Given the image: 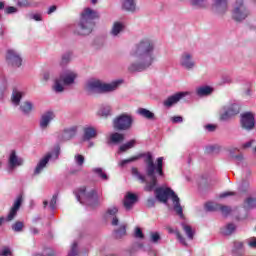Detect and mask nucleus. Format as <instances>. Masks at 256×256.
<instances>
[{
	"instance_id": "6e6d98bb",
	"label": "nucleus",
	"mask_w": 256,
	"mask_h": 256,
	"mask_svg": "<svg viewBox=\"0 0 256 256\" xmlns=\"http://www.w3.org/2000/svg\"><path fill=\"white\" fill-rule=\"evenodd\" d=\"M172 123H183V118L181 116H174L171 118Z\"/></svg>"
},
{
	"instance_id": "5701e85b",
	"label": "nucleus",
	"mask_w": 256,
	"mask_h": 256,
	"mask_svg": "<svg viewBox=\"0 0 256 256\" xmlns=\"http://www.w3.org/2000/svg\"><path fill=\"white\" fill-rule=\"evenodd\" d=\"M53 157V154L48 153L46 156H44L39 163L37 164L35 170H34V175H39L43 171L44 167H47V163H49V160Z\"/></svg>"
},
{
	"instance_id": "f704fd0d",
	"label": "nucleus",
	"mask_w": 256,
	"mask_h": 256,
	"mask_svg": "<svg viewBox=\"0 0 256 256\" xmlns=\"http://www.w3.org/2000/svg\"><path fill=\"white\" fill-rule=\"evenodd\" d=\"M20 109L23 113L29 114L30 111H33V103L26 101L21 104Z\"/></svg>"
},
{
	"instance_id": "9b49d317",
	"label": "nucleus",
	"mask_w": 256,
	"mask_h": 256,
	"mask_svg": "<svg viewBox=\"0 0 256 256\" xmlns=\"http://www.w3.org/2000/svg\"><path fill=\"white\" fill-rule=\"evenodd\" d=\"M21 203H23V197L18 196L16 201L14 202L10 212L8 213L7 217L0 218V227L3 225L4 221H13L15 217H17V211L21 208Z\"/></svg>"
},
{
	"instance_id": "3c124183",
	"label": "nucleus",
	"mask_w": 256,
	"mask_h": 256,
	"mask_svg": "<svg viewBox=\"0 0 256 256\" xmlns=\"http://www.w3.org/2000/svg\"><path fill=\"white\" fill-rule=\"evenodd\" d=\"M18 7H29V0H17Z\"/></svg>"
},
{
	"instance_id": "680f3d73",
	"label": "nucleus",
	"mask_w": 256,
	"mask_h": 256,
	"mask_svg": "<svg viewBox=\"0 0 256 256\" xmlns=\"http://www.w3.org/2000/svg\"><path fill=\"white\" fill-rule=\"evenodd\" d=\"M253 143H254V140L246 142L245 144H243L242 149H249V147H251V145H253Z\"/></svg>"
},
{
	"instance_id": "a211bd4d",
	"label": "nucleus",
	"mask_w": 256,
	"mask_h": 256,
	"mask_svg": "<svg viewBox=\"0 0 256 256\" xmlns=\"http://www.w3.org/2000/svg\"><path fill=\"white\" fill-rule=\"evenodd\" d=\"M23 165V158L17 156L15 153V150H13L10 153L9 159H8V167L11 171L15 169V167H21Z\"/></svg>"
},
{
	"instance_id": "a19ab883",
	"label": "nucleus",
	"mask_w": 256,
	"mask_h": 256,
	"mask_svg": "<svg viewBox=\"0 0 256 256\" xmlns=\"http://www.w3.org/2000/svg\"><path fill=\"white\" fill-rule=\"evenodd\" d=\"M150 241L152 243H159V241H161V235L159 232H150Z\"/></svg>"
},
{
	"instance_id": "e2e57ef3",
	"label": "nucleus",
	"mask_w": 256,
	"mask_h": 256,
	"mask_svg": "<svg viewBox=\"0 0 256 256\" xmlns=\"http://www.w3.org/2000/svg\"><path fill=\"white\" fill-rule=\"evenodd\" d=\"M147 205H148V207H154L155 206V199H153V198L148 199Z\"/></svg>"
},
{
	"instance_id": "c9c22d12",
	"label": "nucleus",
	"mask_w": 256,
	"mask_h": 256,
	"mask_svg": "<svg viewBox=\"0 0 256 256\" xmlns=\"http://www.w3.org/2000/svg\"><path fill=\"white\" fill-rule=\"evenodd\" d=\"M244 207L245 209H253L254 207H256V199L252 197H248L244 201Z\"/></svg>"
},
{
	"instance_id": "f8f14e48",
	"label": "nucleus",
	"mask_w": 256,
	"mask_h": 256,
	"mask_svg": "<svg viewBox=\"0 0 256 256\" xmlns=\"http://www.w3.org/2000/svg\"><path fill=\"white\" fill-rule=\"evenodd\" d=\"M179 64L184 69H193L195 67V60H193V54L189 52H184L180 56Z\"/></svg>"
},
{
	"instance_id": "79ce46f5",
	"label": "nucleus",
	"mask_w": 256,
	"mask_h": 256,
	"mask_svg": "<svg viewBox=\"0 0 256 256\" xmlns=\"http://www.w3.org/2000/svg\"><path fill=\"white\" fill-rule=\"evenodd\" d=\"M127 233V230L125 229V226H121L118 230L115 231V237L116 239H121L125 234Z\"/></svg>"
},
{
	"instance_id": "69168bd1",
	"label": "nucleus",
	"mask_w": 256,
	"mask_h": 256,
	"mask_svg": "<svg viewBox=\"0 0 256 256\" xmlns=\"http://www.w3.org/2000/svg\"><path fill=\"white\" fill-rule=\"evenodd\" d=\"M30 231H31L32 235H38L39 234V229H37V228H31Z\"/></svg>"
},
{
	"instance_id": "dca6fc26",
	"label": "nucleus",
	"mask_w": 256,
	"mask_h": 256,
	"mask_svg": "<svg viewBox=\"0 0 256 256\" xmlns=\"http://www.w3.org/2000/svg\"><path fill=\"white\" fill-rule=\"evenodd\" d=\"M189 92H178L170 97H168L164 101V107H173V105H176V103H179L183 97H187Z\"/></svg>"
},
{
	"instance_id": "a878e982",
	"label": "nucleus",
	"mask_w": 256,
	"mask_h": 256,
	"mask_svg": "<svg viewBox=\"0 0 256 256\" xmlns=\"http://www.w3.org/2000/svg\"><path fill=\"white\" fill-rule=\"evenodd\" d=\"M125 140V135L119 134L117 132L112 133L108 138V143H113L115 145L122 143Z\"/></svg>"
},
{
	"instance_id": "9d476101",
	"label": "nucleus",
	"mask_w": 256,
	"mask_h": 256,
	"mask_svg": "<svg viewBox=\"0 0 256 256\" xmlns=\"http://www.w3.org/2000/svg\"><path fill=\"white\" fill-rule=\"evenodd\" d=\"M239 111H241V107L236 103L229 107H224L220 111V119L221 121H227V119H231V117L238 115Z\"/></svg>"
},
{
	"instance_id": "4468645a",
	"label": "nucleus",
	"mask_w": 256,
	"mask_h": 256,
	"mask_svg": "<svg viewBox=\"0 0 256 256\" xmlns=\"http://www.w3.org/2000/svg\"><path fill=\"white\" fill-rule=\"evenodd\" d=\"M241 125L243 129H247L248 131H251L253 127H255V116L251 112H247L242 115L241 118Z\"/></svg>"
},
{
	"instance_id": "bb28decb",
	"label": "nucleus",
	"mask_w": 256,
	"mask_h": 256,
	"mask_svg": "<svg viewBox=\"0 0 256 256\" xmlns=\"http://www.w3.org/2000/svg\"><path fill=\"white\" fill-rule=\"evenodd\" d=\"M196 93L199 97H205L207 95H211L213 93V88L209 86H201L196 89Z\"/></svg>"
},
{
	"instance_id": "c756f323",
	"label": "nucleus",
	"mask_w": 256,
	"mask_h": 256,
	"mask_svg": "<svg viewBox=\"0 0 256 256\" xmlns=\"http://www.w3.org/2000/svg\"><path fill=\"white\" fill-rule=\"evenodd\" d=\"M138 113L139 115H141V117H144L145 119H155V114L145 108H139Z\"/></svg>"
},
{
	"instance_id": "338daca9",
	"label": "nucleus",
	"mask_w": 256,
	"mask_h": 256,
	"mask_svg": "<svg viewBox=\"0 0 256 256\" xmlns=\"http://www.w3.org/2000/svg\"><path fill=\"white\" fill-rule=\"evenodd\" d=\"M49 77H50L49 72L44 73L43 75L44 81H49Z\"/></svg>"
},
{
	"instance_id": "bf43d9fd",
	"label": "nucleus",
	"mask_w": 256,
	"mask_h": 256,
	"mask_svg": "<svg viewBox=\"0 0 256 256\" xmlns=\"http://www.w3.org/2000/svg\"><path fill=\"white\" fill-rule=\"evenodd\" d=\"M29 19H34V21H41V14H30Z\"/></svg>"
},
{
	"instance_id": "864d4df0",
	"label": "nucleus",
	"mask_w": 256,
	"mask_h": 256,
	"mask_svg": "<svg viewBox=\"0 0 256 256\" xmlns=\"http://www.w3.org/2000/svg\"><path fill=\"white\" fill-rule=\"evenodd\" d=\"M249 189V181L244 180L240 186V190L247 191Z\"/></svg>"
},
{
	"instance_id": "6ab92c4d",
	"label": "nucleus",
	"mask_w": 256,
	"mask_h": 256,
	"mask_svg": "<svg viewBox=\"0 0 256 256\" xmlns=\"http://www.w3.org/2000/svg\"><path fill=\"white\" fill-rule=\"evenodd\" d=\"M75 135H77V126H71L64 129L59 139L60 141H69V139H73Z\"/></svg>"
},
{
	"instance_id": "8fccbe9b",
	"label": "nucleus",
	"mask_w": 256,
	"mask_h": 256,
	"mask_svg": "<svg viewBox=\"0 0 256 256\" xmlns=\"http://www.w3.org/2000/svg\"><path fill=\"white\" fill-rule=\"evenodd\" d=\"M247 243L251 249H256V238L252 237L247 240Z\"/></svg>"
},
{
	"instance_id": "f257e3e1",
	"label": "nucleus",
	"mask_w": 256,
	"mask_h": 256,
	"mask_svg": "<svg viewBox=\"0 0 256 256\" xmlns=\"http://www.w3.org/2000/svg\"><path fill=\"white\" fill-rule=\"evenodd\" d=\"M141 157H145V171L149 180H147L145 175L141 174L137 168H132V175L141 181V183H146L145 191H153V189L157 187V175H159V177H165V173L163 172V161L165 158H157L155 164L153 160V154H151V152H147L146 154H141L139 156H134L132 158L122 160L120 162V167H125V165L129 163H133V161H138V159H141Z\"/></svg>"
},
{
	"instance_id": "7ed1b4c3",
	"label": "nucleus",
	"mask_w": 256,
	"mask_h": 256,
	"mask_svg": "<svg viewBox=\"0 0 256 256\" xmlns=\"http://www.w3.org/2000/svg\"><path fill=\"white\" fill-rule=\"evenodd\" d=\"M94 19H99V12L91 8H86L81 15L78 28L76 30L77 35H90L95 27Z\"/></svg>"
},
{
	"instance_id": "423d86ee",
	"label": "nucleus",
	"mask_w": 256,
	"mask_h": 256,
	"mask_svg": "<svg viewBox=\"0 0 256 256\" xmlns=\"http://www.w3.org/2000/svg\"><path fill=\"white\" fill-rule=\"evenodd\" d=\"M75 79H77V73L67 70L54 81L52 89L55 93H63V91H65V87L75 83Z\"/></svg>"
},
{
	"instance_id": "412c9836",
	"label": "nucleus",
	"mask_w": 256,
	"mask_h": 256,
	"mask_svg": "<svg viewBox=\"0 0 256 256\" xmlns=\"http://www.w3.org/2000/svg\"><path fill=\"white\" fill-rule=\"evenodd\" d=\"M55 119V114L51 111L44 113L40 119V127L41 129H45L49 127V123Z\"/></svg>"
},
{
	"instance_id": "72a5a7b5",
	"label": "nucleus",
	"mask_w": 256,
	"mask_h": 256,
	"mask_svg": "<svg viewBox=\"0 0 256 256\" xmlns=\"http://www.w3.org/2000/svg\"><path fill=\"white\" fill-rule=\"evenodd\" d=\"M235 153H239V149L232 148L230 150V157H232V159L235 160L236 163H241V161H243V154L235 155Z\"/></svg>"
},
{
	"instance_id": "b1692460",
	"label": "nucleus",
	"mask_w": 256,
	"mask_h": 256,
	"mask_svg": "<svg viewBox=\"0 0 256 256\" xmlns=\"http://www.w3.org/2000/svg\"><path fill=\"white\" fill-rule=\"evenodd\" d=\"M97 137V128L93 126H87L84 128V141H91V139H95Z\"/></svg>"
},
{
	"instance_id": "20e7f679",
	"label": "nucleus",
	"mask_w": 256,
	"mask_h": 256,
	"mask_svg": "<svg viewBox=\"0 0 256 256\" xmlns=\"http://www.w3.org/2000/svg\"><path fill=\"white\" fill-rule=\"evenodd\" d=\"M155 196L158 201H161V203H167V201H169V197H171L174 203V211L177 213V215L183 217V207H181L179 196L175 194V191H173L171 188L159 187L155 189Z\"/></svg>"
},
{
	"instance_id": "f3484780",
	"label": "nucleus",
	"mask_w": 256,
	"mask_h": 256,
	"mask_svg": "<svg viewBox=\"0 0 256 256\" xmlns=\"http://www.w3.org/2000/svg\"><path fill=\"white\" fill-rule=\"evenodd\" d=\"M212 9L216 13H227V10L229 9V2L228 0H213Z\"/></svg>"
},
{
	"instance_id": "6e6552de",
	"label": "nucleus",
	"mask_w": 256,
	"mask_h": 256,
	"mask_svg": "<svg viewBox=\"0 0 256 256\" xmlns=\"http://www.w3.org/2000/svg\"><path fill=\"white\" fill-rule=\"evenodd\" d=\"M95 195H97L95 189L87 191V188L82 187L75 191V196L82 205H92Z\"/></svg>"
},
{
	"instance_id": "2f4dec72",
	"label": "nucleus",
	"mask_w": 256,
	"mask_h": 256,
	"mask_svg": "<svg viewBox=\"0 0 256 256\" xmlns=\"http://www.w3.org/2000/svg\"><path fill=\"white\" fill-rule=\"evenodd\" d=\"M235 229H236L235 224L229 223L221 229V233L222 235H231L235 232Z\"/></svg>"
},
{
	"instance_id": "2eb2a0df",
	"label": "nucleus",
	"mask_w": 256,
	"mask_h": 256,
	"mask_svg": "<svg viewBox=\"0 0 256 256\" xmlns=\"http://www.w3.org/2000/svg\"><path fill=\"white\" fill-rule=\"evenodd\" d=\"M6 59L9 63V65H12V67H21V64L23 63V60L21 59V56H19L15 50H8Z\"/></svg>"
},
{
	"instance_id": "a18cd8bd",
	"label": "nucleus",
	"mask_w": 256,
	"mask_h": 256,
	"mask_svg": "<svg viewBox=\"0 0 256 256\" xmlns=\"http://www.w3.org/2000/svg\"><path fill=\"white\" fill-rule=\"evenodd\" d=\"M0 256H13V252H11V248L9 247H4L0 251Z\"/></svg>"
},
{
	"instance_id": "1a4fd4ad",
	"label": "nucleus",
	"mask_w": 256,
	"mask_h": 256,
	"mask_svg": "<svg viewBox=\"0 0 256 256\" xmlns=\"http://www.w3.org/2000/svg\"><path fill=\"white\" fill-rule=\"evenodd\" d=\"M133 125V118L130 115L122 114L114 120V128L118 131H127Z\"/></svg>"
},
{
	"instance_id": "c03bdc74",
	"label": "nucleus",
	"mask_w": 256,
	"mask_h": 256,
	"mask_svg": "<svg viewBox=\"0 0 256 256\" xmlns=\"http://www.w3.org/2000/svg\"><path fill=\"white\" fill-rule=\"evenodd\" d=\"M75 163L79 166L82 167L83 163H85V157L81 154H77L74 157Z\"/></svg>"
},
{
	"instance_id": "e433bc0d",
	"label": "nucleus",
	"mask_w": 256,
	"mask_h": 256,
	"mask_svg": "<svg viewBox=\"0 0 256 256\" xmlns=\"http://www.w3.org/2000/svg\"><path fill=\"white\" fill-rule=\"evenodd\" d=\"M133 147H135V140H130L129 142L120 146V151L123 153L128 151V149H133Z\"/></svg>"
},
{
	"instance_id": "0e129e2a",
	"label": "nucleus",
	"mask_w": 256,
	"mask_h": 256,
	"mask_svg": "<svg viewBox=\"0 0 256 256\" xmlns=\"http://www.w3.org/2000/svg\"><path fill=\"white\" fill-rule=\"evenodd\" d=\"M57 11V6H51L48 10V15H51V13H55Z\"/></svg>"
},
{
	"instance_id": "774afa93",
	"label": "nucleus",
	"mask_w": 256,
	"mask_h": 256,
	"mask_svg": "<svg viewBox=\"0 0 256 256\" xmlns=\"http://www.w3.org/2000/svg\"><path fill=\"white\" fill-rule=\"evenodd\" d=\"M119 224V219L117 217H114L112 220V225H118Z\"/></svg>"
},
{
	"instance_id": "49530a36",
	"label": "nucleus",
	"mask_w": 256,
	"mask_h": 256,
	"mask_svg": "<svg viewBox=\"0 0 256 256\" xmlns=\"http://www.w3.org/2000/svg\"><path fill=\"white\" fill-rule=\"evenodd\" d=\"M78 250H77V242H74L72 244L71 250L68 254V256H77Z\"/></svg>"
},
{
	"instance_id": "58836bf2",
	"label": "nucleus",
	"mask_w": 256,
	"mask_h": 256,
	"mask_svg": "<svg viewBox=\"0 0 256 256\" xmlns=\"http://www.w3.org/2000/svg\"><path fill=\"white\" fill-rule=\"evenodd\" d=\"M93 171L96 173V175H98V177H101L103 181H107V179H109V176H107L102 168H95Z\"/></svg>"
},
{
	"instance_id": "0eeeda50",
	"label": "nucleus",
	"mask_w": 256,
	"mask_h": 256,
	"mask_svg": "<svg viewBox=\"0 0 256 256\" xmlns=\"http://www.w3.org/2000/svg\"><path fill=\"white\" fill-rule=\"evenodd\" d=\"M232 19L234 21H245L249 17V9L245 5V0H236L232 6Z\"/></svg>"
},
{
	"instance_id": "ea45409f",
	"label": "nucleus",
	"mask_w": 256,
	"mask_h": 256,
	"mask_svg": "<svg viewBox=\"0 0 256 256\" xmlns=\"http://www.w3.org/2000/svg\"><path fill=\"white\" fill-rule=\"evenodd\" d=\"M99 114L102 117H109V115H111V106H103L100 111Z\"/></svg>"
},
{
	"instance_id": "09e8293b",
	"label": "nucleus",
	"mask_w": 256,
	"mask_h": 256,
	"mask_svg": "<svg viewBox=\"0 0 256 256\" xmlns=\"http://www.w3.org/2000/svg\"><path fill=\"white\" fill-rule=\"evenodd\" d=\"M57 205V194H54L50 201V209L54 210Z\"/></svg>"
},
{
	"instance_id": "ddd939ff",
	"label": "nucleus",
	"mask_w": 256,
	"mask_h": 256,
	"mask_svg": "<svg viewBox=\"0 0 256 256\" xmlns=\"http://www.w3.org/2000/svg\"><path fill=\"white\" fill-rule=\"evenodd\" d=\"M206 211H221L222 215H229L231 213V208L228 206H223L215 202H207L205 204Z\"/></svg>"
},
{
	"instance_id": "de8ad7c7",
	"label": "nucleus",
	"mask_w": 256,
	"mask_h": 256,
	"mask_svg": "<svg viewBox=\"0 0 256 256\" xmlns=\"http://www.w3.org/2000/svg\"><path fill=\"white\" fill-rule=\"evenodd\" d=\"M134 237H136V239H143V237H145L143 235V230H141V228L137 227L134 232Z\"/></svg>"
},
{
	"instance_id": "cd10ccee",
	"label": "nucleus",
	"mask_w": 256,
	"mask_h": 256,
	"mask_svg": "<svg viewBox=\"0 0 256 256\" xmlns=\"http://www.w3.org/2000/svg\"><path fill=\"white\" fill-rule=\"evenodd\" d=\"M23 95H25V93L17 89H14L12 92V103L16 106L19 105V103H21V99L23 98Z\"/></svg>"
},
{
	"instance_id": "4d7b16f0",
	"label": "nucleus",
	"mask_w": 256,
	"mask_h": 256,
	"mask_svg": "<svg viewBox=\"0 0 256 256\" xmlns=\"http://www.w3.org/2000/svg\"><path fill=\"white\" fill-rule=\"evenodd\" d=\"M231 195H235V192H223L219 195L220 199H225V197H231Z\"/></svg>"
},
{
	"instance_id": "aec40b11",
	"label": "nucleus",
	"mask_w": 256,
	"mask_h": 256,
	"mask_svg": "<svg viewBox=\"0 0 256 256\" xmlns=\"http://www.w3.org/2000/svg\"><path fill=\"white\" fill-rule=\"evenodd\" d=\"M137 203V195L128 192L124 198V207L126 211L133 209V205Z\"/></svg>"
},
{
	"instance_id": "603ef678",
	"label": "nucleus",
	"mask_w": 256,
	"mask_h": 256,
	"mask_svg": "<svg viewBox=\"0 0 256 256\" xmlns=\"http://www.w3.org/2000/svg\"><path fill=\"white\" fill-rule=\"evenodd\" d=\"M176 237H177L178 241H179L182 245H184L185 247H187V242L185 241V238H183V237L181 236V233L176 232Z\"/></svg>"
},
{
	"instance_id": "052dcab7",
	"label": "nucleus",
	"mask_w": 256,
	"mask_h": 256,
	"mask_svg": "<svg viewBox=\"0 0 256 256\" xmlns=\"http://www.w3.org/2000/svg\"><path fill=\"white\" fill-rule=\"evenodd\" d=\"M207 129V131L213 132L215 131V129H217V126L213 125V124H208L205 127Z\"/></svg>"
},
{
	"instance_id": "473e14b6",
	"label": "nucleus",
	"mask_w": 256,
	"mask_h": 256,
	"mask_svg": "<svg viewBox=\"0 0 256 256\" xmlns=\"http://www.w3.org/2000/svg\"><path fill=\"white\" fill-rule=\"evenodd\" d=\"M190 2L193 7H198L199 9H205L209 5L208 0H190Z\"/></svg>"
},
{
	"instance_id": "4be33fe9",
	"label": "nucleus",
	"mask_w": 256,
	"mask_h": 256,
	"mask_svg": "<svg viewBox=\"0 0 256 256\" xmlns=\"http://www.w3.org/2000/svg\"><path fill=\"white\" fill-rule=\"evenodd\" d=\"M233 256H245V244L241 241H234L232 248Z\"/></svg>"
},
{
	"instance_id": "393cba45",
	"label": "nucleus",
	"mask_w": 256,
	"mask_h": 256,
	"mask_svg": "<svg viewBox=\"0 0 256 256\" xmlns=\"http://www.w3.org/2000/svg\"><path fill=\"white\" fill-rule=\"evenodd\" d=\"M123 31H125V23L114 22L110 33L112 37H117L120 33H123Z\"/></svg>"
},
{
	"instance_id": "13d9d810",
	"label": "nucleus",
	"mask_w": 256,
	"mask_h": 256,
	"mask_svg": "<svg viewBox=\"0 0 256 256\" xmlns=\"http://www.w3.org/2000/svg\"><path fill=\"white\" fill-rule=\"evenodd\" d=\"M118 211H119V209H117V207H112V208H109V209L107 210V214L113 216V215H115Z\"/></svg>"
},
{
	"instance_id": "7c9ffc66",
	"label": "nucleus",
	"mask_w": 256,
	"mask_h": 256,
	"mask_svg": "<svg viewBox=\"0 0 256 256\" xmlns=\"http://www.w3.org/2000/svg\"><path fill=\"white\" fill-rule=\"evenodd\" d=\"M182 229L187 235L188 239L193 240V237L195 235V231L193 230V228H191V226L186 223H182Z\"/></svg>"
},
{
	"instance_id": "c85d7f7f",
	"label": "nucleus",
	"mask_w": 256,
	"mask_h": 256,
	"mask_svg": "<svg viewBox=\"0 0 256 256\" xmlns=\"http://www.w3.org/2000/svg\"><path fill=\"white\" fill-rule=\"evenodd\" d=\"M122 7L126 11H135L136 9L135 0H124L122 3Z\"/></svg>"
},
{
	"instance_id": "4c0bfd02",
	"label": "nucleus",
	"mask_w": 256,
	"mask_h": 256,
	"mask_svg": "<svg viewBox=\"0 0 256 256\" xmlns=\"http://www.w3.org/2000/svg\"><path fill=\"white\" fill-rule=\"evenodd\" d=\"M25 227V224L21 221H16L13 225H12V229L16 232V233H21V231H23V228Z\"/></svg>"
},
{
	"instance_id": "5fc2aeb1",
	"label": "nucleus",
	"mask_w": 256,
	"mask_h": 256,
	"mask_svg": "<svg viewBox=\"0 0 256 256\" xmlns=\"http://www.w3.org/2000/svg\"><path fill=\"white\" fill-rule=\"evenodd\" d=\"M5 12L8 14V15H11V13H17V8L16 7H13V6H9L5 9Z\"/></svg>"
},
{
	"instance_id": "39448f33",
	"label": "nucleus",
	"mask_w": 256,
	"mask_h": 256,
	"mask_svg": "<svg viewBox=\"0 0 256 256\" xmlns=\"http://www.w3.org/2000/svg\"><path fill=\"white\" fill-rule=\"evenodd\" d=\"M121 83V80L106 84L99 80L91 79L87 81L85 90L88 93H110V91H115Z\"/></svg>"
},
{
	"instance_id": "37998d69",
	"label": "nucleus",
	"mask_w": 256,
	"mask_h": 256,
	"mask_svg": "<svg viewBox=\"0 0 256 256\" xmlns=\"http://www.w3.org/2000/svg\"><path fill=\"white\" fill-rule=\"evenodd\" d=\"M71 61V52H66L62 55L61 65H67Z\"/></svg>"
},
{
	"instance_id": "f03ea898",
	"label": "nucleus",
	"mask_w": 256,
	"mask_h": 256,
	"mask_svg": "<svg viewBox=\"0 0 256 256\" xmlns=\"http://www.w3.org/2000/svg\"><path fill=\"white\" fill-rule=\"evenodd\" d=\"M154 51L155 41L149 38L142 39L130 52V57L136 61L129 65L128 71L130 73H137L151 67L153 61H155Z\"/></svg>"
}]
</instances>
